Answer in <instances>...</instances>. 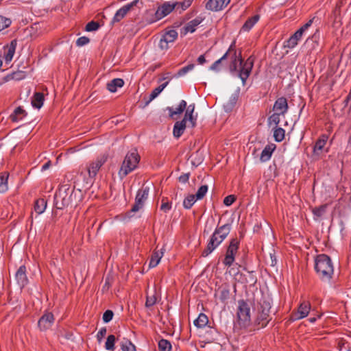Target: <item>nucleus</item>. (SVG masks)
I'll list each match as a JSON object with an SVG mask.
<instances>
[{
  "label": "nucleus",
  "instance_id": "nucleus-1",
  "mask_svg": "<svg viewBox=\"0 0 351 351\" xmlns=\"http://www.w3.org/2000/svg\"><path fill=\"white\" fill-rule=\"evenodd\" d=\"M314 268L321 281L330 282L334 274V267L329 256L325 254L317 255L315 259Z\"/></svg>",
  "mask_w": 351,
  "mask_h": 351
},
{
  "label": "nucleus",
  "instance_id": "nucleus-2",
  "mask_svg": "<svg viewBox=\"0 0 351 351\" xmlns=\"http://www.w3.org/2000/svg\"><path fill=\"white\" fill-rule=\"evenodd\" d=\"M232 224L226 223L217 226L208 241L206 247L202 251V256L206 257L211 254L228 237L231 230Z\"/></svg>",
  "mask_w": 351,
  "mask_h": 351
},
{
  "label": "nucleus",
  "instance_id": "nucleus-3",
  "mask_svg": "<svg viewBox=\"0 0 351 351\" xmlns=\"http://www.w3.org/2000/svg\"><path fill=\"white\" fill-rule=\"evenodd\" d=\"M74 189L71 188L68 184L60 186L54 196L55 206L57 209L62 210L64 208L72 205Z\"/></svg>",
  "mask_w": 351,
  "mask_h": 351
},
{
  "label": "nucleus",
  "instance_id": "nucleus-4",
  "mask_svg": "<svg viewBox=\"0 0 351 351\" xmlns=\"http://www.w3.org/2000/svg\"><path fill=\"white\" fill-rule=\"evenodd\" d=\"M141 157L136 149L128 152L121 164L119 171V176L121 179H123L130 173L134 171L139 163Z\"/></svg>",
  "mask_w": 351,
  "mask_h": 351
},
{
  "label": "nucleus",
  "instance_id": "nucleus-5",
  "mask_svg": "<svg viewBox=\"0 0 351 351\" xmlns=\"http://www.w3.org/2000/svg\"><path fill=\"white\" fill-rule=\"evenodd\" d=\"M259 306L255 324L258 326L259 328H263L271 320V317L269 315L271 305L269 299L263 298L259 302Z\"/></svg>",
  "mask_w": 351,
  "mask_h": 351
},
{
  "label": "nucleus",
  "instance_id": "nucleus-6",
  "mask_svg": "<svg viewBox=\"0 0 351 351\" xmlns=\"http://www.w3.org/2000/svg\"><path fill=\"white\" fill-rule=\"evenodd\" d=\"M238 323L241 328H247L251 323L250 306L244 300L238 301L237 312Z\"/></svg>",
  "mask_w": 351,
  "mask_h": 351
},
{
  "label": "nucleus",
  "instance_id": "nucleus-7",
  "mask_svg": "<svg viewBox=\"0 0 351 351\" xmlns=\"http://www.w3.org/2000/svg\"><path fill=\"white\" fill-rule=\"evenodd\" d=\"M255 58L251 56L245 61L242 58L241 51L238 53V60L240 64V69L238 70V75L242 81L243 84H245L254 66Z\"/></svg>",
  "mask_w": 351,
  "mask_h": 351
},
{
  "label": "nucleus",
  "instance_id": "nucleus-8",
  "mask_svg": "<svg viewBox=\"0 0 351 351\" xmlns=\"http://www.w3.org/2000/svg\"><path fill=\"white\" fill-rule=\"evenodd\" d=\"M149 191V187L143 186L138 190L135 197L134 204L132 206L130 210L125 214L128 218H131L132 217V213L138 211L144 206L145 202L148 197Z\"/></svg>",
  "mask_w": 351,
  "mask_h": 351
},
{
  "label": "nucleus",
  "instance_id": "nucleus-9",
  "mask_svg": "<svg viewBox=\"0 0 351 351\" xmlns=\"http://www.w3.org/2000/svg\"><path fill=\"white\" fill-rule=\"evenodd\" d=\"M240 241L237 237H234L230 241L227 247L226 255L223 263L226 267H230L235 260V255L239 250Z\"/></svg>",
  "mask_w": 351,
  "mask_h": 351
},
{
  "label": "nucleus",
  "instance_id": "nucleus-10",
  "mask_svg": "<svg viewBox=\"0 0 351 351\" xmlns=\"http://www.w3.org/2000/svg\"><path fill=\"white\" fill-rule=\"evenodd\" d=\"M177 7V3L171 1H166L158 6L155 12L154 21H158L170 14Z\"/></svg>",
  "mask_w": 351,
  "mask_h": 351
},
{
  "label": "nucleus",
  "instance_id": "nucleus-11",
  "mask_svg": "<svg viewBox=\"0 0 351 351\" xmlns=\"http://www.w3.org/2000/svg\"><path fill=\"white\" fill-rule=\"evenodd\" d=\"M107 160V156L103 155L99 156L95 160L91 162L87 167L88 173L90 178H94L100 168L104 165Z\"/></svg>",
  "mask_w": 351,
  "mask_h": 351
},
{
  "label": "nucleus",
  "instance_id": "nucleus-12",
  "mask_svg": "<svg viewBox=\"0 0 351 351\" xmlns=\"http://www.w3.org/2000/svg\"><path fill=\"white\" fill-rule=\"evenodd\" d=\"M54 320L53 314L51 312L45 311L38 319V327L40 331H46L52 326Z\"/></svg>",
  "mask_w": 351,
  "mask_h": 351
},
{
  "label": "nucleus",
  "instance_id": "nucleus-13",
  "mask_svg": "<svg viewBox=\"0 0 351 351\" xmlns=\"http://www.w3.org/2000/svg\"><path fill=\"white\" fill-rule=\"evenodd\" d=\"M311 310V304L307 301L302 302L298 308V311L295 313H293L290 317V319L292 322H294L295 320L301 319L304 317H306L308 314L309 313V311Z\"/></svg>",
  "mask_w": 351,
  "mask_h": 351
},
{
  "label": "nucleus",
  "instance_id": "nucleus-14",
  "mask_svg": "<svg viewBox=\"0 0 351 351\" xmlns=\"http://www.w3.org/2000/svg\"><path fill=\"white\" fill-rule=\"evenodd\" d=\"M15 279L21 289H23L27 285L28 278L27 277V269L25 265L20 266L17 269L15 274Z\"/></svg>",
  "mask_w": 351,
  "mask_h": 351
},
{
  "label": "nucleus",
  "instance_id": "nucleus-15",
  "mask_svg": "<svg viewBox=\"0 0 351 351\" xmlns=\"http://www.w3.org/2000/svg\"><path fill=\"white\" fill-rule=\"evenodd\" d=\"M288 109L289 106L287 99L284 97L278 98L273 106V110L275 112L281 114L282 115H285L288 111Z\"/></svg>",
  "mask_w": 351,
  "mask_h": 351
},
{
  "label": "nucleus",
  "instance_id": "nucleus-16",
  "mask_svg": "<svg viewBox=\"0 0 351 351\" xmlns=\"http://www.w3.org/2000/svg\"><path fill=\"white\" fill-rule=\"evenodd\" d=\"M17 45L16 40H12L9 45L4 47L3 58L5 64H8L12 60Z\"/></svg>",
  "mask_w": 351,
  "mask_h": 351
},
{
  "label": "nucleus",
  "instance_id": "nucleus-17",
  "mask_svg": "<svg viewBox=\"0 0 351 351\" xmlns=\"http://www.w3.org/2000/svg\"><path fill=\"white\" fill-rule=\"evenodd\" d=\"M230 1V0H209L206 5V8L207 10L217 12L222 10Z\"/></svg>",
  "mask_w": 351,
  "mask_h": 351
},
{
  "label": "nucleus",
  "instance_id": "nucleus-18",
  "mask_svg": "<svg viewBox=\"0 0 351 351\" xmlns=\"http://www.w3.org/2000/svg\"><path fill=\"white\" fill-rule=\"evenodd\" d=\"M302 34V29H298L289 39L284 42L283 47L289 49L294 48L301 39Z\"/></svg>",
  "mask_w": 351,
  "mask_h": 351
},
{
  "label": "nucleus",
  "instance_id": "nucleus-19",
  "mask_svg": "<svg viewBox=\"0 0 351 351\" xmlns=\"http://www.w3.org/2000/svg\"><path fill=\"white\" fill-rule=\"evenodd\" d=\"M195 110V104H190L188 107L186 108V112L184 117L182 120L189 121L191 127L194 128L196 125L197 116H193V112Z\"/></svg>",
  "mask_w": 351,
  "mask_h": 351
},
{
  "label": "nucleus",
  "instance_id": "nucleus-20",
  "mask_svg": "<svg viewBox=\"0 0 351 351\" xmlns=\"http://www.w3.org/2000/svg\"><path fill=\"white\" fill-rule=\"evenodd\" d=\"M276 148V145L274 143L267 145L261 154L260 160L262 162L268 161Z\"/></svg>",
  "mask_w": 351,
  "mask_h": 351
},
{
  "label": "nucleus",
  "instance_id": "nucleus-21",
  "mask_svg": "<svg viewBox=\"0 0 351 351\" xmlns=\"http://www.w3.org/2000/svg\"><path fill=\"white\" fill-rule=\"evenodd\" d=\"M186 121L181 120L176 121L173 126V134L175 138H180L184 133L186 127Z\"/></svg>",
  "mask_w": 351,
  "mask_h": 351
},
{
  "label": "nucleus",
  "instance_id": "nucleus-22",
  "mask_svg": "<svg viewBox=\"0 0 351 351\" xmlns=\"http://www.w3.org/2000/svg\"><path fill=\"white\" fill-rule=\"evenodd\" d=\"M124 85V81L121 78H115L107 84V89L111 93H115L118 88H121Z\"/></svg>",
  "mask_w": 351,
  "mask_h": 351
},
{
  "label": "nucleus",
  "instance_id": "nucleus-23",
  "mask_svg": "<svg viewBox=\"0 0 351 351\" xmlns=\"http://www.w3.org/2000/svg\"><path fill=\"white\" fill-rule=\"evenodd\" d=\"M202 21L203 19L201 17H197L189 21L184 27V34H186L187 32H194L196 29V27L199 25Z\"/></svg>",
  "mask_w": 351,
  "mask_h": 351
},
{
  "label": "nucleus",
  "instance_id": "nucleus-24",
  "mask_svg": "<svg viewBox=\"0 0 351 351\" xmlns=\"http://www.w3.org/2000/svg\"><path fill=\"white\" fill-rule=\"evenodd\" d=\"M259 19L260 16L258 14H256L249 18L243 25L241 31L249 32L254 27V25L258 21Z\"/></svg>",
  "mask_w": 351,
  "mask_h": 351
},
{
  "label": "nucleus",
  "instance_id": "nucleus-25",
  "mask_svg": "<svg viewBox=\"0 0 351 351\" xmlns=\"http://www.w3.org/2000/svg\"><path fill=\"white\" fill-rule=\"evenodd\" d=\"M44 100L45 98L43 93L36 92L32 97V105L34 108L40 109L43 105Z\"/></svg>",
  "mask_w": 351,
  "mask_h": 351
},
{
  "label": "nucleus",
  "instance_id": "nucleus-26",
  "mask_svg": "<svg viewBox=\"0 0 351 351\" xmlns=\"http://www.w3.org/2000/svg\"><path fill=\"white\" fill-rule=\"evenodd\" d=\"M219 300L222 302H225L230 298V287L227 284L222 285L219 287Z\"/></svg>",
  "mask_w": 351,
  "mask_h": 351
},
{
  "label": "nucleus",
  "instance_id": "nucleus-27",
  "mask_svg": "<svg viewBox=\"0 0 351 351\" xmlns=\"http://www.w3.org/2000/svg\"><path fill=\"white\" fill-rule=\"evenodd\" d=\"M169 82H166L156 88H154L151 93L149 99L145 101V106H147L153 99L158 97V95L164 90V88L168 85Z\"/></svg>",
  "mask_w": 351,
  "mask_h": 351
},
{
  "label": "nucleus",
  "instance_id": "nucleus-28",
  "mask_svg": "<svg viewBox=\"0 0 351 351\" xmlns=\"http://www.w3.org/2000/svg\"><path fill=\"white\" fill-rule=\"evenodd\" d=\"M27 115V112L25 110L22 108V107H17L12 114H10V119L12 122H17L19 120H21L23 117Z\"/></svg>",
  "mask_w": 351,
  "mask_h": 351
},
{
  "label": "nucleus",
  "instance_id": "nucleus-29",
  "mask_svg": "<svg viewBox=\"0 0 351 351\" xmlns=\"http://www.w3.org/2000/svg\"><path fill=\"white\" fill-rule=\"evenodd\" d=\"M163 254L164 252L162 251V249L160 251H154L151 256L149 265V267H156L162 257Z\"/></svg>",
  "mask_w": 351,
  "mask_h": 351
},
{
  "label": "nucleus",
  "instance_id": "nucleus-30",
  "mask_svg": "<svg viewBox=\"0 0 351 351\" xmlns=\"http://www.w3.org/2000/svg\"><path fill=\"white\" fill-rule=\"evenodd\" d=\"M128 8H129V6H125V5L123 7H121L120 9H119L116 12V13L112 19V22L118 23L121 20H122L125 16L127 13L130 11L128 10Z\"/></svg>",
  "mask_w": 351,
  "mask_h": 351
},
{
  "label": "nucleus",
  "instance_id": "nucleus-31",
  "mask_svg": "<svg viewBox=\"0 0 351 351\" xmlns=\"http://www.w3.org/2000/svg\"><path fill=\"white\" fill-rule=\"evenodd\" d=\"M186 102L184 100H182L180 102L178 108H176V109L175 110L171 107H168L167 110L169 112V116L173 118L174 115L180 114L182 113L184 111V110L186 109Z\"/></svg>",
  "mask_w": 351,
  "mask_h": 351
},
{
  "label": "nucleus",
  "instance_id": "nucleus-32",
  "mask_svg": "<svg viewBox=\"0 0 351 351\" xmlns=\"http://www.w3.org/2000/svg\"><path fill=\"white\" fill-rule=\"evenodd\" d=\"M193 323L196 327L202 328L208 324V318L204 313H200Z\"/></svg>",
  "mask_w": 351,
  "mask_h": 351
},
{
  "label": "nucleus",
  "instance_id": "nucleus-33",
  "mask_svg": "<svg viewBox=\"0 0 351 351\" xmlns=\"http://www.w3.org/2000/svg\"><path fill=\"white\" fill-rule=\"evenodd\" d=\"M47 201L45 199L40 198L37 199L34 204V210L38 215L42 214L46 209Z\"/></svg>",
  "mask_w": 351,
  "mask_h": 351
},
{
  "label": "nucleus",
  "instance_id": "nucleus-34",
  "mask_svg": "<svg viewBox=\"0 0 351 351\" xmlns=\"http://www.w3.org/2000/svg\"><path fill=\"white\" fill-rule=\"evenodd\" d=\"M328 140V136L323 135L315 143L314 147H313V152L315 153H317L319 152H321L324 147L325 146L326 141Z\"/></svg>",
  "mask_w": 351,
  "mask_h": 351
},
{
  "label": "nucleus",
  "instance_id": "nucleus-35",
  "mask_svg": "<svg viewBox=\"0 0 351 351\" xmlns=\"http://www.w3.org/2000/svg\"><path fill=\"white\" fill-rule=\"evenodd\" d=\"M8 173L4 172L0 175V193H3L8 191Z\"/></svg>",
  "mask_w": 351,
  "mask_h": 351
},
{
  "label": "nucleus",
  "instance_id": "nucleus-36",
  "mask_svg": "<svg viewBox=\"0 0 351 351\" xmlns=\"http://www.w3.org/2000/svg\"><path fill=\"white\" fill-rule=\"evenodd\" d=\"M238 54L234 52V53L231 56V62L229 65V70L230 73H234L238 71Z\"/></svg>",
  "mask_w": 351,
  "mask_h": 351
},
{
  "label": "nucleus",
  "instance_id": "nucleus-37",
  "mask_svg": "<svg viewBox=\"0 0 351 351\" xmlns=\"http://www.w3.org/2000/svg\"><path fill=\"white\" fill-rule=\"evenodd\" d=\"M285 131L282 128L276 127L274 131V138L276 142H281L284 140Z\"/></svg>",
  "mask_w": 351,
  "mask_h": 351
},
{
  "label": "nucleus",
  "instance_id": "nucleus-38",
  "mask_svg": "<svg viewBox=\"0 0 351 351\" xmlns=\"http://www.w3.org/2000/svg\"><path fill=\"white\" fill-rule=\"evenodd\" d=\"M122 351H136L135 346L128 339H124L121 342Z\"/></svg>",
  "mask_w": 351,
  "mask_h": 351
},
{
  "label": "nucleus",
  "instance_id": "nucleus-39",
  "mask_svg": "<svg viewBox=\"0 0 351 351\" xmlns=\"http://www.w3.org/2000/svg\"><path fill=\"white\" fill-rule=\"evenodd\" d=\"M158 346L159 351H171L172 348L170 341L165 339H161Z\"/></svg>",
  "mask_w": 351,
  "mask_h": 351
},
{
  "label": "nucleus",
  "instance_id": "nucleus-40",
  "mask_svg": "<svg viewBox=\"0 0 351 351\" xmlns=\"http://www.w3.org/2000/svg\"><path fill=\"white\" fill-rule=\"evenodd\" d=\"M27 73V71H26L18 70L16 71L12 72L10 75H8V77H10L15 80H21L26 77Z\"/></svg>",
  "mask_w": 351,
  "mask_h": 351
},
{
  "label": "nucleus",
  "instance_id": "nucleus-41",
  "mask_svg": "<svg viewBox=\"0 0 351 351\" xmlns=\"http://www.w3.org/2000/svg\"><path fill=\"white\" fill-rule=\"evenodd\" d=\"M162 36L169 43H173L178 38V32L174 29H171L165 32Z\"/></svg>",
  "mask_w": 351,
  "mask_h": 351
},
{
  "label": "nucleus",
  "instance_id": "nucleus-42",
  "mask_svg": "<svg viewBox=\"0 0 351 351\" xmlns=\"http://www.w3.org/2000/svg\"><path fill=\"white\" fill-rule=\"evenodd\" d=\"M196 197L194 195H189L183 202V206L186 209H190L196 202Z\"/></svg>",
  "mask_w": 351,
  "mask_h": 351
},
{
  "label": "nucleus",
  "instance_id": "nucleus-43",
  "mask_svg": "<svg viewBox=\"0 0 351 351\" xmlns=\"http://www.w3.org/2000/svg\"><path fill=\"white\" fill-rule=\"evenodd\" d=\"M116 341V337L114 335H110L107 337L106 343H105V348L107 350H112L113 351L114 350V343Z\"/></svg>",
  "mask_w": 351,
  "mask_h": 351
},
{
  "label": "nucleus",
  "instance_id": "nucleus-44",
  "mask_svg": "<svg viewBox=\"0 0 351 351\" xmlns=\"http://www.w3.org/2000/svg\"><path fill=\"white\" fill-rule=\"evenodd\" d=\"M328 204H323L313 209V213L317 217H322L326 212Z\"/></svg>",
  "mask_w": 351,
  "mask_h": 351
},
{
  "label": "nucleus",
  "instance_id": "nucleus-45",
  "mask_svg": "<svg viewBox=\"0 0 351 351\" xmlns=\"http://www.w3.org/2000/svg\"><path fill=\"white\" fill-rule=\"evenodd\" d=\"M228 58V53H225V54L219 60L215 61L210 67V70L219 71L220 70L219 65L221 64V63L226 60Z\"/></svg>",
  "mask_w": 351,
  "mask_h": 351
},
{
  "label": "nucleus",
  "instance_id": "nucleus-46",
  "mask_svg": "<svg viewBox=\"0 0 351 351\" xmlns=\"http://www.w3.org/2000/svg\"><path fill=\"white\" fill-rule=\"evenodd\" d=\"M208 186L207 185H202L201 186L195 195H194L196 197V199H202L204 198V197L206 195L207 191H208Z\"/></svg>",
  "mask_w": 351,
  "mask_h": 351
},
{
  "label": "nucleus",
  "instance_id": "nucleus-47",
  "mask_svg": "<svg viewBox=\"0 0 351 351\" xmlns=\"http://www.w3.org/2000/svg\"><path fill=\"white\" fill-rule=\"evenodd\" d=\"M282 115L281 114L278 113V112H275L273 113L271 116L269 117L268 118V123L269 125H271V124H274L276 125V127H277V125H278V123H280V116Z\"/></svg>",
  "mask_w": 351,
  "mask_h": 351
},
{
  "label": "nucleus",
  "instance_id": "nucleus-48",
  "mask_svg": "<svg viewBox=\"0 0 351 351\" xmlns=\"http://www.w3.org/2000/svg\"><path fill=\"white\" fill-rule=\"evenodd\" d=\"M160 208L164 213L169 212L171 209V202H169L167 197H162Z\"/></svg>",
  "mask_w": 351,
  "mask_h": 351
},
{
  "label": "nucleus",
  "instance_id": "nucleus-49",
  "mask_svg": "<svg viewBox=\"0 0 351 351\" xmlns=\"http://www.w3.org/2000/svg\"><path fill=\"white\" fill-rule=\"evenodd\" d=\"M11 23L12 21L9 18L0 16V32L8 27L11 25Z\"/></svg>",
  "mask_w": 351,
  "mask_h": 351
},
{
  "label": "nucleus",
  "instance_id": "nucleus-50",
  "mask_svg": "<svg viewBox=\"0 0 351 351\" xmlns=\"http://www.w3.org/2000/svg\"><path fill=\"white\" fill-rule=\"evenodd\" d=\"M195 65L194 64H189L187 66L180 69L177 74L176 75V77H180L184 75L186 73L193 69Z\"/></svg>",
  "mask_w": 351,
  "mask_h": 351
},
{
  "label": "nucleus",
  "instance_id": "nucleus-51",
  "mask_svg": "<svg viewBox=\"0 0 351 351\" xmlns=\"http://www.w3.org/2000/svg\"><path fill=\"white\" fill-rule=\"evenodd\" d=\"M99 27L100 25L98 22L92 21L86 24L85 30L87 32L96 31Z\"/></svg>",
  "mask_w": 351,
  "mask_h": 351
},
{
  "label": "nucleus",
  "instance_id": "nucleus-52",
  "mask_svg": "<svg viewBox=\"0 0 351 351\" xmlns=\"http://www.w3.org/2000/svg\"><path fill=\"white\" fill-rule=\"evenodd\" d=\"M192 1L193 0H184L182 2H175L177 3L176 9L180 8L182 11L185 10L191 5Z\"/></svg>",
  "mask_w": 351,
  "mask_h": 351
},
{
  "label": "nucleus",
  "instance_id": "nucleus-53",
  "mask_svg": "<svg viewBox=\"0 0 351 351\" xmlns=\"http://www.w3.org/2000/svg\"><path fill=\"white\" fill-rule=\"evenodd\" d=\"M243 269L249 273V278L247 280V282L250 283V285H254L257 282V278L254 275V271H248L246 267H244Z\"/></svg>",
  "mask_w": 351,
  "mask_h": 351
},
{
  "label": "nucleus",
  "instance_id": "nucleus-54",
  "mask_svg": "<svg viewBox=\"0 0 351 351\" xmlns=\"http://www.w3.org/2000/svg\"><path fill=\"white\" fill-rule=\"evenodd\" d=\"M114 313L111 310H106L103 314V321L105 323H108L112 319Z\"/></svg>",
  "mask_w": 351,
  "mask_h": 351
},
{
  "label": "nucleus",
  "instance_id": "nucleus-55",
  "mask_svg": "<svg viewBox=\"0 0 351 351\" xmlns=\"http://www.w3.org/2000/svg\"><path fill=\"white\" fill-rule=\"evenodd\" d=\"M156 303V297L153 295L152 296L147 295L145 306L147 308L153 306Z\"/></svg>",
  "mask_w": 351,
  "mask_h": 351
},
{
  "label": "nucleus",
  "instance_id": "nucleus-56",
  "mask_svg": "<svg viewBox=\"0 0 351 351\" xmlns=\"http://www.w3.org/2000/svg\"><path fill=\"white\" fill-rule=\"evenodd\" d=\"M90 42V39L86 36H82L77 39L76 45L77 47H82Z\"/></svg>",
  "mask_w": 351,
  "mask_h": 351
},
{
  "label": "nucleus",
  "instance_id": "nucleus-57",
  "mask_svg": "<svg viewBox=\"0 0 351 351\" xmlns=\"http://www.w3.org/2000/svg\"><path fill=\"white\" fill-rule=\"evenodd\" d=\"M236 200V197L234 195L226 196L223 199V204L227 206H231Z\"/></svg>",
  "mask_w": 351,
  "mask_h": 351
},
{
  "label": "nucleus",
  "instance_id": "nucleus-58",
  "mask_svg": "<svg viewBox=\"0 0 351 351\" xmlns=\"http://www.w3.org/2000/svg\"><path fill=\"white\" fill-rule=\"evenodd\" d=\"M169 43L167 42V40H166V39L162 36L160 40L158 46L160 49L167 50L169 49Z\"/></svg>",
  "mask_w": 351,
  "mask_h": 351
},
{
  "label": "nucleus",
  "instance_id": "nucleus-59",
  "mask_svg": "<svg viewBox=\"0 0 351 351\" xmlns=\"http://www.w3.org/2000/svg\"><path fill=\"white\" fill-rule=\"evenodd\" d=\"M237 99L238 95L236 94L232 95L230 99L229 103L227 104L226 106L229 107V108H232L235 106Z\"/></svg>",
  "mask_w": 351,
  "mask_h": 351
},
{
  "label": "nucleus",
  "instance_id": "nucleus-60",
  "mask_svg": "<svg viewBox=\"0 0 351 351\" xmlns=\"http://www.w3.org/2000/svg\"><path fill=\"white\" fill-rule=\"evenodd\" d=\"M106 328L105 327H103L101 328L99 332H97V340L99 342H100L101 341V339H103V337H105V335H106Z\"/></svg>",
  "mask_w": 351,
  "mask_h": 351
},
{
  "label": "nucleus",
  "instance_id": "nucleus-61",
  "mask_svg": "<svg viewBox=\"0 0 351 351\" xmlns=\"http://www.w3.org/2000/svg\"><path fill=\"white\" fill-rule=\"evenodd\" d=\"M311 40L313 42L317 43L319 40V29H316L315 32L309 37L306 41Z\"/></svg>",
  "mask_w": 351,
  "mask_h": 351
},
{
  "label": "nucleus",
  "instance_id": "nucleus-62",
  "mask_svg": "<svg viewBox=\"0 0 351 351\" xmlns=\"http://www.w3.org/2000/svg\"><path fill=\"white\" fill-rule=\"evenodd\" d=\"M315 17L310 19L307 23H306L304 25H302L299 29H302V33L303 34L308 27L311 26L313 24Z\"/></svg>",
  "mask_w": 351,
  "mask_h": 351
},
{
  "label": "nucleus",
  "instance_id": "nucleus-63",
  "mask_svg": "<svg viewBox=\"0 0 351 351\" xmlns=\"http://www.w3.org/2000/svg\"><path fill=\"white\" fill-rule=\"evenodd\" d=\"M190 173H183L178 178V180L182 183H186L189 181Z\"/></svg>",
  "mask_w": 351,
  "mask_h": 351
},
{
  "label": "nucleus",
  "instance_id": "nucleus-64",
  "mask_svg": "<svg viewBox=\"0 0 351 351\" xmlns=\"http://www.w3.org/2000/svg\"><path fill=\"white\" fill-rule=\"evenodd\" d=\"M234 52L237 53V51L236 50V41L235 40H234L232 43V44L230 45L229 49H228V51L226 53H228V54H230L232 53L233 54V53H234Z\"/></svg>",
  "mask_w": 351,
  "mask_h": 351
}]
</instances>
